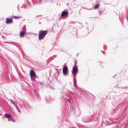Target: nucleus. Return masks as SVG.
Wrapping results in <instances>:
<instances>
[{"mask_svg": "<svg viewBox=\"0 0 128 128\" xmlns=\"http://www.w3.org/2000/svg\"><path fill=\"white\" fill-rule=\"evenodd\" d=\"M5 43H7V42H4Z\"/></svg>", "mask_w": 128, "mask_h": 128, "instance_id": "nucleus-12", "label": "nucleus"}, {"mask_svg": "<svg viewBox=\"0 0 128 128\" xmlns=\"http://www.w3.org/2000/svg\"><path fill=\"white\" fill-rule=\"evenodd\" d=\"M68 15V12L66 11H63L61 14V16L62 17H63L64 16H66L67 15Z\"/></svg>", "mask_w": 128, "mask_h": 128, "instance_id": "nucleus-5", "label": "nucleus"}, {"mask_svg": "<svg viewBox=\"0 0 128 128\" xmlns=\"http://www.w3.org/2000/svg\"><path fill=\"white\" fill-rule=\"evenodd\" d=\"M68 70V67L66 66H64L63 68V72L64 74L66 73V72Z\"/></svg>", "mask_w": 128, "mask_h": 128, "instance_id": "nucleus-2", "label": "nucleus"}, {"mask_svg": "<svg viewBox=\"0 0 128 128\" xmlns=\"http://www.w3.org/2000/svg\"><path fill=\"white\" fill-rule=\"evenodd\" d=\"M25 34V32L24 31H22L20 32V37H23Z\"/></svg>", "mask_w": 128, "mask_h": 128, "instance_id": "nucleus-8", "label": "nucleus"}, {"mask_svg": "<svg viewBox=\"0 0 128 128\" xmlns=\"http://www.w3.org/2000/svg\"><path fill=\"white\" fill-rule=\"evenodd\" d=\"M12 21V19L10 18H7L6 19V22L7 24H10L11 23Z\"/></svg>", "mask_w": 128, "mask_h": 128, "instance_id": "nucleus-6", "label": "nucleus"}, {"mask_svg": "<svg viewBox=\"0 0 128 128\" xmlns=\"http://www.w3.org/2000/svg\"><path fill=\"white\" fill-rule=\"evenodd\" d=\"M5 117L7 118H12V115L10 114H4Z\"/></svg>", "mask_w": 128, "mask_h": 128, "instance_id": "nucleus-7", "label": "nucleus"}, {"mask_svg": "<svg viewBox=\"0 0 128 128\" xmlns=\"http://www.w3.org/2000/svg\"><path fill=\"white\" fill-rule=\"evenodd\" d=\"M12 17L13 18H20V17L19 16H13Z\"/></svg>", "mask_w": 128, "mask_h": 128, "instance_id": "nucleus-10", "label": "nucleus"}, {"mask_svg": "<svg viewBox=\"0 0 128 128\" xmlns=\"http://www.w3.org/2000/svg\"><path fill=\"white\" fill-rule=\"evenodd\" d=\"M47 33V30H40L39 31L38 34V38L39 40L43 39Z\"/></svg>", "mask_w": 128, "mask_h": 128, "instance_id": "nucleus-1", "label": "nucleus"}, {"mask_svg": "<svg viewBox=\"0 0 128 128\" xmlns=\"http://www.w3.org/2000/svg\"><path fill=\"white\" fill-rule=\"evenodd\" d=\"M30 76L31 77L35 76L36 75V73L33 70H30Z\"/></svg>", "mask_w": 128, "mask_h": 128, "instance_id": "nucleus-4", "label": "nucleus"}, {"mask_svg": "<svg viewBox=\"0 0 128 128\" xmlns=\"http://www.w3.org/2000/svg\"><path fill=\"white\" fill-rule=\"evenodd\" d=\"M98 5L96 4L94 6V8L95 9H97L98 8Z\"/></svg>", "mask_w": 128, "mask_h": 128, "instance_id": "nucleus-9", "label": "nucleus"}, {"mask_svg": "<svg viewBox=\"0 0 128 128\" xmlns=\"http://www.w3.org/2000/svg\"><path fill=\"white\" fill-rule=\"evenodd\" d=\"M76 63H75V64H76Z\"/></svg>", "mask_w": 128, "mask_h": 128, "instance_id": "nucleus-11", "label": "nucleus"}, {"mask_svg": "<svg viewBox=\"0 0 128 128\" xmlns=\"http://www.w3.org/2000/svg\"><path fill=\"white\" fill-rule=\"evenodd\" d=\"M77 67L76 66L73 67L72 70V73L74 75L77 72Z\"/></svg>", "mask_w": 128, "mask_h": 128, "instance_id": "nucleus-3", "label": "nucleus"}]
</instances>
